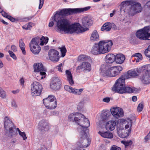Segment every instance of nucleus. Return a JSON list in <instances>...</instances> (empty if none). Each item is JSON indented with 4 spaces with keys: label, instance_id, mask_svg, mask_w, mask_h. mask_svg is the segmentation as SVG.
I'll list each match as a JSON object with an SVG mask.
<instances>
[{
    "label": "nucleus",
    "instance_id": "nucleus-1",
    "mask_svg": "<svg viewBox=\"0 0 150 150\" xmlns=\"http://www.w3.org/2000/svg\"><path fill=\"white\" fill-rule=\"evenodd\" d=\"M54 21L56 23L55 29L58 32H64L65 33L72 34L74 33L81 31L78 28V25L71 24L69 21L67 19H61L56 16L54 17Z\"/></svg>",
    "mask_w": 150,
    "mask_h": 150
},
{
    "label": "nucleus",
    "instance_id": "nucleus-2",
    "mask_svg": "<svg viewBox=\"0 0 150 150\" xmlns=\"http://www.w3.org/2000/svg\"><path fill=\"white\" fill-rule=\"evenodd\" d=\"M120 7L121 11H124L129 16H133L140 12L142 9L140 4L134 0L122 2L120 4Z\"/></svg>",
    "mask_w": 150,
    "mask_h": 150
},
{
    "label": "nucleus",
    "instance_id": "nucleus-3",
    "mask_svg": "<svg viewBox=\"0 0 150 150\" xmlns=\"http://www.w3.org/2000/svg\"><path fill=\"white\" fill-rule=\"evenodd\" d=\"M112 45L111 40L100 41L93 46L91 52L95 55L105 54L110 51Z\"/></svg>",
    "mask_w": 150,
    "mask_h": 150
},
{
    "label": "nucleus",
    "instance_id": "nucleus-4",
    "mask_svg": "<svg viewBox=\"0 0 150 150\" xmlns=\"http://www.w3.org/2000/svg\"><path fill=\"white\" fill-rule=\"evenodd\" d=\"M127 75H122L117 79L113 86L112 88V90L115 92H117L120 94L123 93H131L135 91L136 88H132L130 87L124 86L125 81L126 79H129V77Z\"/></svg>",
    "mask_w": 150,
    "mask_h": 150
},
{
    "label": "nucleus",
    "instance_id": "nucleus-5",
    "mask_svg": "<svg viewBox=\"0 0 150 150\" xmlns=\"http://www.w3.org/2000/svg\"><path fill=\"white\" fill-rule=\"evenodd\" d=\"M68 120L69 122H75L81 126L83 129H87L90 126L88 119L80 113H71L68 116Z\"/></svg>",
    "mask_w": 150,
    "mask_h": 150
},
{
    "label": "nucleus",
    "instance_id": "nucleus-6",
    "mask_svg": "<svg viewBox=\"0 0 150 150\" xmlns=\"http://www.w3.org/2000/svg\"><path fill=\"white\" fill-rule=\"evenodd\" d=\"M122 70L121 66L110 67L107 64H103L100 68V73L103 76L115 77L120 74Z\"/></svg>",
    "mask_w": 150,
    "mask_h": 150
},
{
    "label": "nucleus",
    "instance_id": "nucleus-7",
    "mask_svg": "<svg viewBox=\"0 0 150 150\" xmlns=\"http://www.w3.org/2000/svg\"><path fill=\"white\" fill-rule=\"evenodd\" d=\"M90 8V6H88L83 8L63 9L59 11H57L54 17L57 16V18H61L63 16L83 12L88 10Z\"/></svg>",
    "mask_w": 150,
    "mask_h": 150
},
{
    "label": "nucleus",
    "instance_id": "nucleus-8",
    "mask_svg": "<svg viewBox=\"0 0 150 150\" xmlns=\"http://www.w3.org/2000/svg\"><path fill=\"white\" fill-rule=\"evenodd\" d=\"M5 129L7 133L9 138H12L15 134L14 129L15 128L14 124L11 119L8 117H5L4 119Z\"/></svg>",
    "mask_w": 150,
    "mask_h": 150
},
{
    "label": "nucleus",
    "instance_id": "nucleus-9",
    "mask_svg": "<svg viewBox=\"0 0 150 150\" xmlns=\"http://www.w3.org/2000/svg\"><path fill=\"white\" fill-rule=\"evenodd\" d=\"M43 103L47 108L53 110L55 109L57 105V100L53 95H49L47 98L43 100Z\"/></svg>",
    "mask_w": 150,
    "mask_h": 150
},
{
    "label": "nucleus",
    "instance_id": "nucleus-10",
    "mask_svg": "<svg viewBox=\"0 0 150 150\" xmlns=\"http://www.w3.org/2000/svg\"><path fill=\"white\" fill-rule=\"evenodd\" d=\"M82 25L85 27L84 28L80 25L79 23H75L78 25V28L80 29L81 31L79 33H81L85 31L88 30V28L89 26H91L93 23V20L89 17L86 16L83 17L81 20Z\"/></svg>",
    "mask_w": 150,
    "mask_h": 150
},
{
    "label": "nucleus",
    "instance_id": "nucleus-11",
    "mask_svg": "<svg viewBox=\"0 0 150 150\" xmlns=\"http://www.w3.org/2000/svg\"><path fill=\"white\" fill-rule=\"evenodd\" d=\"M150 25L145 27L137 31L136 33V36L141 40H149L150 37Z\"/></svg>",
    "mask_w": 150,
    "mask_h": 150
},
{
    "label": "nucleus",
    "instance_id": "nucleus-12",
    "mask_svg": "<svg viewBox=\"0 0 150 150\" xmlns=\"http://www.w3.org/2000/svg\"><path fill=\"white\" fill-rule=\"evenodd\" d=\"M42 87L41 84L37 81L33 82L31 85V93L34 96H40L41 93Z\"/></svg>",
    "mask_w": 150,
    "mask_h": 150
},
{
    "label": "nucleus",
    "instance_id": "nucleus-13",
    "mask_svg": "<svg viewBox=\"0 0 150 150\" xmlns=\"http://www.w3.org/2000/svg\"><path fill=\"white\" fill-rule=\"evenodd\" d=\"M39 39L33 38L29 44L31 51L35 54H38L41 50V48L38 43Z\"/></svg>",
    "mask_w": 150,
    "mask_h": 150
},
{
    "label": "nucleus",
    "instance_id": "nucleus-14",
    "mask_svg": "<svg viewBox=\"0 0 150 150\" xmlns=\"http://www.w3.org/2000/svg\"><path fill=\"white\" fill-rule=\"evenodd\" d=\"M48 56L50 59L54 62H58L59 60V52L53 49H51L49 50Z\"/></svg>",
    "mask_w": 150,
    "mask_h": 150
},
{
    "label": "nucleus",
    "instance_id": "nucleus-15",
    "mask_svg": "<svg viewBox=\"0 0 150 150\" xmlns=\"http://www.w3.org/2000/svg\"><path fill=\"white\" fill-rule=\"evenodd\" d=\"M111 113L115 118L118 119L123 116V111L121 108L118 107L112 108L110 109Z\"/></svg>",
    "mask_w": 150,
    "mask_h": 150
},
{
    "label": "nucleus",
    "instance_id": "nucleus-16",
    "mask_svg": "<svg viewBox=\"0 0 150 150\" xmlns=\"http://www.w3.org/2000/svg\"><path fill=\"white\" fill-rule=\"evenodd\" d=\"M38 127L39 130L42 132L48 131L50 126L49 123L45 120H42L39 123Z\"/></svg>",
    "mask_w": 150,
    "mask_h": 150
},
{
    "label": "nucleus",
    "instance_id": "nucleus-17",
    "mask_svg": "<svg viewBox=\"0 0 150 150\" xmlns=\"http://www.w3.org/2000/svg\"><path fill=\"white\" fill-rule=\"evenodd\" d=\"M81 69H83V71H90L91 70V64L86 62H83L81 64L78 66L76 68V71L79 72Z\"/></svg>",
    "mask_w": 150,
    "mask_h": 150
},
{
    "label": "nucleus",
    "instance_id": "nucleus-18",
    "mask_svg": "<svg viewBox=\"0 0 150 150\" xmlns=\"http://www.w3.org/2000/svg\"><path fill=\"white\" fill-rule=\"evenodd\" d=\"M64 88L65 90L69 93L77 95H80L83 90L82 88L78 89L73 88L70 86L67 85L64 86Z\"/></svg>",
    "mask_w": 150,
    "mask_h": 150
},
{
    "label": "nucleus",
    "instance_id": "nucleus-19",
    "mask_svg": "<svg viewBox=\"0 0 150 150\" xmlns=\"http://www.w3.org/2000/svg\"><path fill=\"white\" fill-rule=\"evenodd\" d=\"M61 82L57 78H56L53 80L50 84V87L53 90H57L60 87Z\"/></svg>",
    "mask_w": 150,
    "mask_h": 150
},
{
    "label": "nucleus",
    "instance_id": "nucleus-20",
    "mask_svg": "<svg viewBox=\"0 0 150 150\" xmlns=\"http://www.w3.org/2000/svg\"><path fill=\"white\" fill-rule=\"evenodd\" d=\"M34 72H39L40 71H46L47 69L41 63H35L34 64Z\"/></svg>",
    "mask_w": 150,
    "mask_h": 150
},
{
    "label": "nucleus",
    "instance_id": "nucleus-21",
    "mask_svg": "<svg viewBox=\"0 0 150 150\" xmlns=\"http://www.w3.org/2000/svg\"><path fill=\"white\" fill-rule=\"evenodd\" d=\"M116 124V122L114 121H108L107 122L105 125L106 129L108 131H112L115 129Z\"/></svg>",
    "mask_w": 150,
    "mask_h": 150
},
{
    "label": "nucleus",
    "instance_id": "nucleus-22",
    "mask_svg": "<svg viewBox=\"0 0 150 150\" xmlns=\"http://www.w3.org/2000/svg\"><path fill=\"white\" fill-rule=\"evenodd\" d=\"M115 57V61L116 63L119 64L122 63L125 58V56L121 54H118Z\"/></svg>",
    "mask_w": 150,
    "mask_h": 150
},
{
    "label": "nucleus",
    "instance_id": "nucleus-23",
    "mask_svg": "<svg viewBox=\"0 0 150 150\" xmlns=\"http://www.w3.org/2000/svg\"><path fill=\"white\" fill-rule=\"evenodd\" d=\"M115 55L112 54H107L105 57V61L106 63L111 64L115 61Z\"/></svg>",
    "mask_w": 150,
    "mask_h": 150
},
{
    "label": "nucleus",
    "instance_id": "nucleus-24",
    "mask_svg": "<svg viewBox=\"0 0 150 150\" xmlns=\"http://www.w3.org/2000/svg\"><path fill=\"white\" fill-rule=\"evenodd\" d=\"M142 82L144 84H148L150 83V75L148 74H144L141 79Z\"/></svg>",
    "mask_w": 150,
    "mask_h": 150
},
{
    "label": "nucleus",
    "instance_id": "nucleus-25",
    "mask_svg": "<svg viewBox=\"0 0 150 150\" xmlns=\"http://www.w3.org/2000/svg\"><path fill=\"white\" fill-rule=\"evenodd\" d=\"M98 133L103 137L106 138H112L113 137V134L107 131H99Z\"/></svg>",
    "mask_w": 150,
    "mask_h": 150
},
{
    "label": "nucleus",
    "instance_id": "nucleus-26",
    "mask_svg": "<svg viewBox=\"0 0 150 150\" xmlns=\"http://www.w3.org/2000/svg\"><path fill=\"white\" fill-rule=\"evenodd\" d=\"M99 34L96 30H94L91 34L90 40L91 41H98L99 40Z\"/></svg>",
    "mask_w": 150,
    "mask_h": 150
},
{
    "label": "nucleus",
    "instance_id": "nucleus-27",
    "mask_svg": "<svg viewBox=\"0 0 150 150\" xmlns=\"http://www.w3.org/2000/svg\"><path fill=\"white\" fill-rule=\"evenodd\" d=\"M37 38L38 39H40L38 41V43L39 44V42H40V45H43L44 44H46L47 43L48 40V37H44V36H42L41 38L37 37L34 38Z\"/></svg>",
    "mask_w": 150,
    "mask_h": 150
},
{
    "label": "nucleus",
    "instance_id": "nucleus-28",
    "mask_svg": "<svg viewBox=\"0 0 150 150\" xmlns=\"http://www.w3.org/2000/svg\"><path fill=\"white\" fill-rule=\"evenodd\" d=\"M66 74L67 80L69 81L70 85H72L74 82L72 79V76L71 72L68 70L66 71Z\"/></svg>",
    "mask_w": 150,
    "mask_h": 150
},
{
    "label": "nucleus",
    "instance_id": "nucleus-29",
    "mask_svg": "<svg viewBox=\"0 0 150 150\" xmlns=\"http://www.w3.org/2000/svg\"><path fill=\"white\" fill-rule=\"evenodd\" d=\"M110 115V113L108 111L103 110L102 111L101 115V119L102 121H104L106 120Z\"/></svg>",
    "mask_w": 150,
    "mask_h": 150
},
{
    "label": "nucleus",
    "instance_id": "nucleus-30",
    "mask_svg": "<svg viewBox=\"0 0 150 150\" xmlns=\"http://www.w3.org/2000/svg\"><path fill=\"white\" fill-rule=\"evenodd\" d=\"M110 24V22H107L105 23L101 28V31H110L111 30Z\"/></svg>",
    "mask_w": 150,
    "mask_h": 150
},
{
    "label": "nucleus",
    "instance_id": "nucleus-31",
    "mask_svg": "<svg viewBox=\"0 0 150 150\" xmlns=\"http://www.w3.org/2000/svg\"><path fill=\"white\" fill-rule=\"evenodd\" d=\"M19 47L22 50L23 54L25 55L26 53L25 50V46L24 42L22 39L19 40Z\"/></svg>",
    "mask_w": 150,
    "mask_h": 150
},
{
    "label": "nucleus",
    "instance_id": "nucleus-32",
    "mask_svg": "<svg viewBox=\"0 0 150 150\" xmlns=\"http://www.w3.org/2000/svg\"><path fill=\"white\" fill-rule=\"evenodd\" d=\"M127 75L129 77V78L130 77V76L134 77L138 76V74L137 71L134 70H130L128 71L127 73H126L124 75Z\"/></svg>",
    "mask_w": 150,
    "mask_h": 150
},
{
    "label": "nucleus",
    "instance_id": "nucleus-33",
    "mask_svg": "<svg viewBox=\"0 0 150 150\" xmlns=\"http://www.w3.org/2000/svg\"><path fill=\"white\" fill-rule=\"evenodd\" d=\"M125 130L124 129H117V133L119 137L123 138L126 137L125 134L124 133Z\"/></svg>",
    "mask_w": 150,
    "mask_h": 150
},
{
    "label": "nucleus",
    "instance_id": "nucleus-34",
    "mask_svg": "<svg viewBox=\"0 0 150 150\" xmlns=\"http://www.w3.org/2000/svg\"><path fill=\"white\" fill-rule=\"evenodd\" d=\"M134 57V60L136 61V62H140L142 59V55L140 53H138L133 55L132 57Z\"/></svg>",
    "mask_w": 150,
    "mask_h": 150
},
{
    "label": "nucleus",
    "instance_id": "nucleus-35",
    "mask_svg": "<svg viewBox=\"0 0 150 150\" xmlns=\"http://www.w3.org/2000/svg\"><path fill=\"white\" fill-rule=\"evenodd\" d=\"M80 137L81 140H86L88 141V137L87 133L84 131H82L80 133Z\"/></svg>",
    "mask_w": 150,
    "mask_h": 150
},
{
    "label": "nucleus",
    "instance_id": "nucleus-36",
    "mask_svg": "<svg viewBox=\"0 0 150 150\" xmlns=\"http://www.w3.org/2000/svg\"><path fill=\"white\" fill-rule=\"evenodd\" d=\"M91 141H82L79 146L81 148H85L88 147L91 144Z\"/></svg>",
    "mask_w": 150,
    "mask_h": 150
},
{
    "label": "nucleus",
    "instance_id": "nucleus-37",
    "mask_svg": "<svg viewBox=\"0 0 150 150\" xmlns=\"http://www.w3.org/2000/svg\"><path fill=\"white\" fill-rule=\"evenodd\" d=\"M16 129L20 135L23 138V139L24 140H25L27 138L25 133L21 132L18 128H17Z\"/></svg>",
    "mask_w": 150,
    "mask_h": 150
},
{
    "label": "nucleus",
    "instance_id": "nucleus-38",
    "mask_svg": "<svg viewBox=\"0 0 150 150\" xmlns=\"http://www.w3.org/2000/svg\"><path fill=\"white\" fill-rule=\"evenodd\" d=\"M60 51L62 53V57H64L66 53L67 50L65 46H63L60 48Z\"/></svg>",
    "mask_w": 150,
    "mask_h": 150
},
{
    "label": "nucleus",
    "instance_id": "nucleus-39",
    "mask_svg": "<svg viewBox=\"0 0 150 150\" xmlns=\"http://www.w3.org/2000/svg\"><path fill=\"white\" fill-rule=\"evenodd\" d=\"M121 142L125 145L126 148L131 146L132 144V141H121Z\"/></svg>",
    "mask_w": 150,
    "mask_h": 150
},
{
    "label": "nucleus",
    "instance_id": "nucleus-40",
    "mask_svg": "<svg viewBox=\"0 0 150 150\" xmlns=\"http://www.w3.org/2000/svg\"><path fill=\"white\" fill-rule=\"evenodd\" d=\"M88 57L87 56L83 54L80 55L78 57V60L80 61H83L86 60V58H87Z\"/></svg>",
    "mask_w": 150,
    "mask_h": 150
},
{
    "label": "nucleus",
    "instance_id": "nucleus-41",
    "mask_svg": "<svg viewBox=\"0 0 150 150\" xmlns=\"http://www.w3.org/2000/svg\"><path fill=\"white\" fill-rule=\"evenodd\" d=\"M144 53L146 57L150 58V45L149 46L147 49L145 50Z\"/></svg>",
    "mask_w": 150,
    "mask_h": 150
},
{
    "label": "nucleus",
    "instance_id": "nucleus-42",
    "mask_svg": "<svg viewBox=\"0 0 150 150\" xmlns=\"http://www.w3.org/2000/svg\"><path fill=\"white\" fill-rule=\"evenodd\" d=\"M0 96L3 98H4L6 96L5 92L1 88H0Z\"/></svg>",
    "mask_w": 150,
    "mask_h": 150
},
{
    "label": "nucleus",
    "instance_id": "nucleus-43",
    "mask_svg": "<svg viewBox=\"0 0 150 150\" xmlns=\"http://www.w3.org/2000/svg\"><path fill=\"white\" fill-rule=\"evenodd\" d=\"M45 71H40L39 72H38L41 76V79H43L45 77L46 73Z\"/></svg>",
    "mask_w": 150,
    "mask_h": 150
},
{
    "label": "nucleus",
    "instance_id": "nucleus-44",
    "mask_svg": "<svg viewBox=\"0 0 150 150\" xmlns=\"http://www.w3.org/2000/svg\"><path fill=\"white\" fill-rule=\"evenodd\" d=\"M8 52L10 56L14 59L16 60L17 59V57L15 54L12 51L10 50L8 51Z\"/></svg>",
    "mask_w": 150,
    "mask_h": 150
},
{
    "label": "nucleus",
    "instance_id": "nucleus-45",
    "mask_svg": "<svg viewBox=\"0 0 150 150\" xmlns=\"http://www.w3.org/2000/svg\"><path fill=\"white\" fill-rule=\"evenodd\" d=\"M143 105L140 103H139L137 107V110L138 112H140L143 109Z\"/></svg>",
    "mask_w": 150,
    "mask_h": 150
},
{
    "label": "nucleus",
    "instance_id": "nucleus-46",
    "mask_svg": "<svg viewBox=\"0 0 150 150\" xmlns=\"http://www.w3.org/2000/svg\"><path fill=\"white\" fill-rule=\"evenodd\" d=\"M110 150H121V149L116 145H113L111 147Z\"/></svg>",
    "mask_w": 150,
    "mask_h": 150
},
{
    "label": "nucleus",
    "instance_id": "nucleus-47",
    "mask_svg": "<svg viewBox=\"0 0 150 150\" xmlns=\"http://www.w3.org/2000/svg\"><path fill=\"white\" fill-rule=\"evenodd\" d=\"M144 69L147 72L150 71V64H147L144 66Z\"/></svg>",
    "mask_w": 150,
    "mask_h": 150
},
{
    "label": "nucleus",
    "instance_id": "nucleus-48",
    "mask_svg": "<svg viewBox=\"0 0 150 150\" xmlns=\"http://www.w3.org/2000/svg\"><path fill=\"white\" fill-rule=\"evenodd\" d=\"M39 150H48L47 147L44 144H42L41 145L40 148Z\"/></svg>",
    "mask_w": 150,
    "mask_h": 150
},
{
    "label": "nucleus",
    "instance_id": "nucleus-49",
    "mask_svg": "<svg viewBox=\"0 0 150 150\" xmlns=\"http://www.w3.org/2000/svg\"><path fill=\"white\" fill-rule=\"evenodd\" d=\"M11 48V50L14 52H16L17 51V47L15 45H12Z\"/></svg>",
    "mask_w": 150,
    "mask_h": 150
},
{
    "label": "nucleus",
    "instance_id": "nucleus-50",
    "mask_svg": "<svg viewBox=\"0 0 150 150\" xmlns=\"http://www.w3.org/2000/svg\"><path fill=\"white\" fill-rule=\"evenodd\" d=\"M63 64L62 63H61L59 65H58L57 67L58 71L61 72H62V67H63Z\"/></svg>",
    "mask_w": 150,
    "mask_h": 150
},
{
    "label": "nucleus",
    "instance_id": "nucleus-51",
    "mask_svg": "<svg viewBox=\"0 0 150 150\" xmlns=\"http://www.w3.org/2000/svg\"><path fill=\"white\" fill-rule=\"evenodd\" d=\"M8 19L12 22H14L18 21V19H15L10 16H8Z\"/></svg>",
    "mask_w": 150,
    "mask_h": 150
},
{
    "label": "nucleus",
    "instance_id": "nucleus-52",
    "mask_svg": "<svg viewBox=\"0 0 150 150\" xmlns=\"http://www.w3.org/2000/svg\"><path fill=\"white\" fill-rule=\"evenodd\" d=\"M50 115L58 116L59 115V112L57 111H52L51 112Z\"/></svg>",
    "mask_w": 150,
    "mask_h": 150
},
{
    "label": "nucleus",
    "instance_id": "nucleus-53",
    "mask_svg": "<svg viewBox=\"0 0 150 150\" xmlns=\"http://www.w3.org/2000/svg\"><path fill=\"white\" fill-rule=\"evenodd\" d=\"M44 0H40V4L39 6V9H40L42 7L44 3Z\"/></svg>",
    "mask_w": 150,
    "mask_h": 150
},
{
    "label": "nucleus",
    "instance_id": "nucleus-54",
    "mask_svg": "<svg viewBox=\"0 0 150 150\" xmlns=\"http://www.w3.org/2000/svg\"><path fill=\"white\" fill-rule=\"evenodd\" d=\"M110 25L111 29L112 28L113 29H114L115 30H116L117 29V26L114 23H110Z\"/></svg>",
    "mask_w": 150,
    "mask_h": 150
},
{
    "label": "nucleus",
    "instance_id": "nucleus-55",
    "mask_svg": "<svg viewBox=\"0 0 150 150\" xmlns=\"http://www.w3.org/2000/svg\"><path fill=\"white\" fill-rule=\"evenodd\" d=\"M33 18V16H29L25 17L24 18V21H28L31 19Z\"/></svg>",
    "mask_w": 150,
    "mask_h": 150
},
{
    "label": "nucleus",
    "instance_id": "nucleus-56",
    "mask_svg": "<svg viewBox=\"0 0 150 150\" xmlns=\"http://www.w3.org/2000/svg\"><path fill=\"white\" fill-rule=\"evenodd\" d=\"M110 99L109 97H106L105 98H104L103 100V102H105L106 103H108L110 101Z\"/></svg>",
    "mask_w": 150,
    "mask_h": 150
},
{
    "label": "nucleus",
    "instance_id": "nucleus-57",
    "mask_svg": "<svg viewBox=\"0 0 150 150\" xmlns=\"http://www.w3.org/2000/svg\"><path fill=\"white\" fill-rule=\"evenodd\" d=\"M2 16L4 17H6V18H8V16H9V15H8L7 13L4 12V11H3L2 13Z\"/></svg>",
    "mask_w": 150,
    "mask_h": 150
},
{
    "label": "nucleus",
    "instance_id": "nucleus-58",
    "mask_svg": "<svg viewBox=\"0 0 150 150\" xmlns=\"http://www.w3.org/2000/svg\"><path fill=\"white\" fill-rule=\"evenodd\" d=\"M11 105L12 107H13L15 108H16L17 107V105L16 102L14 101H13L11 102Z\"/></svg>",
    "mask_w": 150,
    "mask_h": 150
},
{
    "label": "nucleus",
    "instance_id": "nucleus-59",
    "mask_svg": "<svg viewBox=\"0 0 150 150\" xmlns=\"http://www.w3.org/2000/svg\"><path fill=\"white\" fill-rule=\"evenodd\" d=\"M144 139L146 140H150V131L148 135L145 137Z\"/></svg>",
    "mask_w": 150,
    "mask_h": 150
},
{
    "label": "nucleus",
    "instance_id": "nucleus-60",
    "mask_svg": "<svg viewBox=\"0 0 150 150\" xmlns=\"http://www.w3.org/2000/svg\"><path fill=\"white\" fill-rule=\"evenodd\" d=\"M20 82L21 84L22 85H24V79L22 78H21L20 80Z\"/></svg>",
    "mask_w": 150,
    "mask_h": 150
},
{
    "label": "nucleus",
    "instance_id": "nucleus-61",
    "mask_svg": "<svg viewBox=\"0 0 150 150\" xmlns=\"http://www.w3.org/2000/svg\"><path fill=\"white\" fill-rule=\"evenodd\" d=\"M54 25V22L53 21H50L49 24V27H52Z\"/></svg>",
    "mask_w": 150,
    "mask_h": 150
},
{
    "label": "nucleus",
    "instance_id": "nucleus-62",
    "mask_svg": "<svg viewBox=\"0 0 150 150\" xmlns=\"http://www.w3.org/2000/svg\"><path fill=\"white\" fill-rule=\"evenodd\" d=\"M33 24V23H29L28 24L26 25L27 27L29 28V30H30V28L32 27Z\"/></svg>",
    "mask_w": 150,
    "mask_h": 150
},
{
    "label": "nucleus",
    "instance_id": "nucleus-63",
    "mask_svg": "<svg viewBox=\"0 0 150 150\" xmlns=\"http://www.w3.org/2000/svg\"><path fill=\"white\" fill-rule=\"evenodd\" d=\"M146 6L149 8H150V1H148L146 4Z\"/></svg>",
    "mask_w": 150,
    "mask_h": 150
},
{
    "label": "nucleus",
    "instance_id": "nucleus-64",
    "mask_svg": "<svg viewBox=\"0 0 150 150\" xmlns=\"http://www.w3.org/2000/svg\"><path fill=\"white\" fill-rule=\"evenodd\" d=\"M81 147H80V146H79L74 149L73 150H81Z\"/></svg>",
    "mask_w": 150,
    "mask_h": 150
}]
</instances>
